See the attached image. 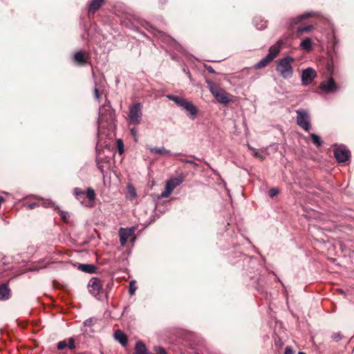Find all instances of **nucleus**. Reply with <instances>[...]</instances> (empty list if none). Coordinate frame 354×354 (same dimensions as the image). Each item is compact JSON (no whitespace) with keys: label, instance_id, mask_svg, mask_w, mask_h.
<instances>
[{"label":"nucleus","instance_id":"obj_1","mask_svg":"<svg viewBox=\"0 0 354 354\" xmlns=\"http://www.w3.org/2000/svg\"><path fill=\"white\" fill-rule=\"evenodd\" d=\"M114 111L109 104H105L99 109L98 131L102 129H112L114 127Z\"/></svg>","mask_w":354,"mask_h":354},{"label":"nucleus","instance_id":"obj_2","mask_svg":"<svg viewBox=\"0 0 354 354\" xmlns=\"http://www.w3.org/2000/svg\"><path fill=\"white\" fill-rule=\"evenodd\" d=\"M293 62L294 59L290 56L280 59L277 62L276 70L284 79L290 78L293 73Z\"/></svg>","mask_w":354,"mask_h":354},{"label":"nucleus","instance_id":"obj_3","mask_svg":"<svg viewBox=\"0 0 354 354\" xmlns=\"http://www.w3.org/2000/svg\"><path fill=\"white\" fill-rule=\"evenodd\" d=\"M208 88L215 99L221 104H227L232 102L231 95L224 89L216 86L212 82L207 81Z\"/></svg>","mask_w":354,"mask_h":354},{"label":"nucleus","instance_id":"obj_4","mask_svg":"<svg viewBox=\"0 0 354 354\" xmlns=\"http://www.w3.org/2000/svg\"><path fill=\"white\" fill-rule=\"evenodd\" d=\"M142 116V105L140 103H136L129 106L128 122L130 124H138L140 122Z\"/></svg>","mask_w":354,"mask_h":354},{"label":"nucleus","instance_id":"obj_5","mask_svg":"<svg viewBox=\"0 0 354 354\" xmlns=\"http://www.w3.org/2000/svg\"><path fill=\"white\" fill-rule=\"evenodd\" d=\"M297 113V124L306 131L311 128L310 119L308 112L304 109H299Z\"/></svg>","mask_w":354,"mask_h":354},{"label":"nucleus","instance_id":"obj_6","mask_svg":"<svg viewBox=\"0 0 354 354\" xmlns=\"http://www.w3.org/2000/svg\"><path fill=\"white\" fill-rule=\"evenodd\" d=\"M183 183L181 178H174L167 181L165 191L158 196V198H162L168 197L172 191Z\"/></svg>","mask_w":354,"mask_h":354},{"label":"nucleus","instance_id":"obj_7","mask_svg":"<svg viewBox=\"0 0 354 354\" xmlns=\"http://www.w3.org/2000/svg\"><path fill=\"white\" fill-rule=\"evenodd\" d=\"M135 230H136L135 227H131L129 228H123V227L120 228V230H119L120 242L122 246L125 245V244L127 243V241L129 239H132V241H134Z\"/></svg>","mask_w":354,"mask_h":354},{"label":"nucleus","instance_id":"obj_8","mask_svg":"<svg viewBox=\"0 0 354 354\" xmlns=\"http://www.w3.org/2000/svg\"><path fill=\"white\" fill-rule=\"evenodd\" d=\"M88 288L91 295L97 297L102 290V285L98 279L92 278L88 282Z\"/></svg>","mask_w":354,"mask_h":354},{"label":"nucleus","instance_id":"obj_9","mask_svg":"<svg viewBox=\"0 0 354 354\" xmlns=\"http://www.w3.org/2000/svg\"><path fill=\"white\" fill-rule=\"evenodd\" d=\"M317 73L313 68H308L302 71L301 82L303 85L310 84L315 78Z\"/></svg>","mask_w":354,"mask_h":354},{"label":"nucleus","instance_id":"obj_10","mask_svg":"<svg viewBox=\"0 0 354 354\" xmlns=\"http://www.w3.org/2000/svg\"><path fill=\"white\" fill-rule=\"evenodd\" d=\"M334 156L338 162H344L350 158V151L343 147H339L334 150Z\"/></svg>","mask_w":354,"mask_h":354},{"label":"nucleus","instance_id":"obj_11","mask_svg":"<svg viewBox=\"0 0 354 354\" xmlns=\"http://www.w3.org/2000/svg\"><path fill=\"white\" fill-rule=\"evenodd\" d=\"M319 88L326 93H333L337 90L336 84L332 77H330L327 81L322 82L320 84Z\"/></svg>","mask_w":354,"mask_h":354},{"label":"nucleus","instance_id":"obj_12","mask_svg":"<svg viewBox=\"0 0 354 354\" xmlns=\"http://www.w3.org/2000/svg\"><path fill=\"white\" fill-rule=\"evenodd\" d=\"M180 108L187 113V115L192 120H194L196 118L198 113V109L192 102L186 100Z\"/></svg>","mask_w":354,"mask_h":354},{"label":"nucleus","instance_id":"obj_13","mask_svg":"<svg viewBox=\"0 0 354 354\" xmlns=\"http://www.w3.org/2000/svg\"><path fill=\"white\" fill-rule=\"evenodd\" d=\"M282 41L279 40L275 44L270 47L268 54L267 55L272 60L278 55L280 52Z\"/></svg>","mask_w":354,"mask_h":354},{"label":"nucleus","instance_id":"obj_14","mask_svg":"<svg viewBox=\"0 0 354 354\" xmlns=\"http://www.w3.org/2000/svg\"><path fill=\"white\" fill-rule=\"evenodd\" d=\"M39 200H40L39 202L29 203L27 205V208L28 209H34V208H35L37 207H39V206H43L44 207H52L53 205V203L51 201L48 200V199L44 200V199L40 198Z\"/></svg>","mask_w":354,"mask_h":354},{"label":"nucleus","instance_id":"obj_15","mask_svg":"<svg viewBox=\"0 0 354 354\" xmlns=\"http://www.w3.org/2000/svg\"><path fill=\"white\" fill-rule=\"evenodd\" d=\"M114 338L122 346L126 347L128 344L127 336L121 330H118L114 333Z\"/></svg>","mask_w":354,"mask_h":354},{"label":"nucleus","instance_id":"obj_16","mask_svg":"<svg viewBox=\"0 0 354 354\" xmlns=\"http://www.w3.org/2000/svg\"><path fill=\"white\" fill-rule=\"evenodd\" d=\"M10 297V290L7 284L0 285V300H6Z\"/></svg>","mask_w":354,"mask_h":354},{"label":"nucleus","instance_id":"obj_17","mask_svg":"<svg viewBox=\"0 0 354 354\" xmlns=\"http://www.w3.org/2000/svg\"><path fill=\"white\" fill-rule=\"evenodd\" d=\"M133 354H150V353L147 351L145 344L141 341H138L136 344Z\"/></svg>","mask_w":354,"mask_h":354},{"label":"nucleus","instance_id":"obj_18","mask_svg":"<svg viewBox=\"0 0 354 354\" xmlns=\"http://www.w3.org/2000/svg\"><path fill=\"white\" fill-rule=\"evenodd\" d=\"M127 192L126 194L127 198H128L129 200H133L137 197V193H136V189L131 183H129L127 185Z\"/></svg>","mask_w":354,"mask_h":354},{"label":"nucleus","instance_id":"obj_19","mask_svg":"<svg viewBox=\"0 0 354 354\" xmlns=\"http://www.w3.org/2000/svg\"><path fill=\"white\" fill-rule=\"evenodd\" d=\"M104 0H93L88 7V12L94 13L103 3Z\"/></svg>","mask_w":354,"mask_h":354},{"label":"nucleus","instance_id":"obj_20","mask_svg":"<svg viewBox=\"0 0 354 354\" xmlns=\"http://www.w3.org/2000/svg\"><path fill=\"white\" fill-rule=\"evenodd\" d=\"M78 269L87 273H94L95 272V267L91 264H80Z\"/></svg>","mask_w":354,"mask_h":354},{"label":"nucleus","instance_id":"obj_21","mask_svg":"<svg viewBox=\"0 0 354 354\" xmlns=\"http://www.w3.org/2000/svg\"><path fill=\"white\" fill-rule=\"evenodd\" d=\"M74 59L80 65H83L86 63L85 54L82 51H78L74 55Z\"/></svg>","mask_w":354,"mask_h":354},{"label":"nucleus","instance_id":"obj_22","mask_svg":"<svg viewBox=\"0 0 354 354\" xmlns=\"http://www.w3.org/2000/svg\"><path fill=\"white\" fill-rule=\"evenodd\" d=\"M272 61V59L270 57L266 55L264 58H263L257 64H256L254 67L256 69L263 68L266 66L268 64H270Z\"/></svg>","mask_w":354,"mask_h":354},{"label":"nucleus","instance_id":"obj_23","mask_svg":"<svg viewBox=\"0 0 354 354\" xmlns=\"http://www.w3.org/2000/svg\"><path fill=\"white\" fill-rule=\"evenodd\" d=\"M312 44L311 39L306 37L301 41L300 47L306 51H310L311 50Z\"/></svg>","mask_w":354,"mask_h":354},{"label":"nucleus","instance_id":"obj_24","mask_svg":"<svg viewBox=\"0 0 354 354\" xmlns=\"http://www.w3.org/2000/svg\"><path fill=\"white\" fill-rule=\"evenodd\" d=\"M74 194L77 199L81 203H84V199L85 197V192L80 188L76 187L74 189Z\"/></svg>","mask_w":354,"mask_h":354},{"label":"nucleus","instance_id":"obj_25","mask_svg":"<svg viewBox=\"0 0 354 354\" xmlns=\"http://www.w3.org/2000/svg\"><path fill=\"white\" fill-rule=\"evenodd\" d=\"M167 97L174 101L178 106L181 107L183 104L185 102L186 99L179 97V96H174V95H168Z\"/></svg>","mask_w":354,"mask_h":354},{"label":"nucleus","instance_id":"obj_26","mask_svg":"<svg viewBox=\"0 0 354 354\" xmlns=\"http://www.w3.org/2000/svg\"><path fill=\"white\" fill-rule=\"evenodd\" d=\"M310 136L313 143L317 147L322 146L323 142H322V139L320 138V137L319 136L316 135L315 133H310Z\"/></svg>","mask_w":354,"mask_h":354},{"label":"nucleus","instance_id":"obj_27","mask_svg":"<svg viewBox=\"0 0 354 354\" xmlns=\"http://www.w3.org/2000/svg\"><path fill=\"white\" fill-rule=\"evenodd\" d=\"M313 29V26L311 25H308L304 27H299L297 29V34L299 35L303 34L304 32H310Z\"/></svg>","mask_w":354,"mask_h":354},{"label":"nucleus","instance_id":"obj_28","mask_svg":"<svg viewBox=\"0 0 354 354\" xmlns=\"http://www.w3.org/2000/svg\"><path fill=\"white\" fill-rule=\"evenodd\" d=\"M86 196L91 201H93L95 200V194L94 190L92 188L89 187L87 189Z\"/></svg>","mask_w":354,"mask_h":354},{"label":"nucleus","instance_id":"obj_29","mask_svg":"<svg viewBox=\"0 0 354 354\" xmlns=\"http://www.w3.org/2000/svg\"><path fill=\"white\" fill-rule=\"evenodd\" d=\"M136 289H137V286H136V281L134 280H133L129 283V292L130 295H134Z\"/></svg>","mask_w":354,"mask_h":354},{"label":"nucleus","instance_id":"obj_30","mask_svg":"<svg viewBox=\"0 0 354 354\" xmlns=\"http://www.w3.org/2000/svg\"><path fill=\"white\" fill-rule=\"evenodd\" d=\"M311 15V13H304L303 15H301L295 19L296 21L295 23H298L303 19H306L310 17Z\"/></svg>","mask_w":354,"mask_h":354},{"label":"nucleus","instance_id":"obj_31","mask_svg":"<svg viewBox=\"0 0 354 354\" xmlns=\"http://www.w3.org/2000/svg\"><path fill=\"white\" fill-rule=\"evenodd\" d=\"M117 147L120 154H122L124 152V145L122 140H117Z\"/></svg>","mask_w":354,"mask_h":354},{"label":"nucleus","instance_id":"obj_32","mask_svg":"<svg viewBox=\"0 0 354 354\" xmlns=\"http://www.w3.org/2000/svg\"><path fill=\"white\" fill-rule=\"evenodd\" d=\"M156 153H158L160 155H169L170 151L164 147H161V148H158V149L156 148Z\"/></svg>","mask_w":354,"mask_h":354},{"label":"nucleus","instance_id":"obj_33","mask_svg":"<svg viewBox=\"0 0 354 354\" xmlns=\"http://www.w3.org/2000/svg\"><path fill=\"white\" fill-rule=\"evenodd\" d=\"M58 212L61 216V218L64 222H67L68 217L69 216L68 212L58 209Z\"/></svg>","mask_w":354,"mask_h":354},{"label":"nucleus","instance_id":"obj_34","mask_svg":"<svg viewBox=\"0 0 354 354\" xmlns=\"http://www.w3.org/2000/svg\"><path fill=\"white\" fill-rule=\"evenodd\" d=\"M279 193V190L277 188H272L269 190L268 194L270 198H273Z\"/></svg>","mask_w":354,"mask_h":354},{"label":"nucleus","instance_id":"obj_35","mask_svg":"<svg viewBox=\"0 0 354 354\" xmlns=\"http://www.w3.org/2000/svg\"><path fill=\"white\" fill-rule=\"evenodd\" d=\"M66 346H67V343L65 340L59 342L57 344V348L59 350H62L64 348H66Z\"/></svg>","mask_w":354,"mask_h":354},{"label":"nucleus","instance_id":"obj_36","mask_svg":"<svg viewBox=\"0 0 354 354\" xmlns=\"http://www.w3.org/2000/svg\"><path fill=\"white\" fill-rule=\"evenodd\" d=\"M84 324L85 327H86V326L91 327L93 326V319L90 318V319H86L84 322Z\"/></svg>","mask_w":354,"mask_h":354},{"label":"nucleus","instance_id":"obj_37","mask_svg":"<svg viewBox=\"0 0 354 354\" xmlns=\"http://www.w3.org/2000/svg\"><path fill=\"white\" fill-rule=\"evenodd\" d=\"M67 346L70 348V349H73L75 348V344H74V340L73 338H70L69 340H68V344H67Z\"/></svg>","mask_w":354,"mask_h":354},{"label":"nucleus","instance_id":"obj_38","mask_svg":"<svg viewBox=\"0 0 354 354\" xmlns=\"http://www.w3.org/2000/svg\"><path fill=\"white\" fill-rule=\"evenodd\" d=\"M94 95H95V98L97 100H99L100 95L99 90L96 86H95V88H94Z\"/></svg>","mask_w":354,"mask_h":354},{"label":"nucleus","instance_id":"obj_39","mask_svg":"<svg viewBox=\"0 0 354 354\" xmlns=\"http://www.w3.org/2000/svg\"><path fill=\"white\" fill-rule=\"evenodd\" d=\"M332 338L335 341H339L340 339H342V335L340 333H335L333 335Z\"/></svg>","mask_w":354,"mask_h":354},{"label":"nucleus","instance_id":"obj_40","mask_svg":"<svg viewBox=\"0 0 354 354\" xmlns=\"http://www.w3.org/2000/svg\"><path fill=\"white\" fill-rule=\"evenodd\" d=\"M156 354H167V353H166V351L163 348L158 347V348H156Z\"/></svg>","mask_w":354,"mask_h":354},{"label":"nucleus","instance_id":"obj_41","mask_svg":"<svg viewBox=\"0 0 354 354\" xmlns=\"http://www.w3.org/2000/svg\"><path fill=\"white\" fill-rule=\"evenodd\" d=\"M253 156L261 160L264 158V156L260 154V153L258 151H254Z\"/></svg>","mask_w":354,"mask_h":354},{"label":"nucleus","instance_id":"obj_42","mask_svg":"<svg viewBox=\"0 0 354 354\" xmlns=\"http://www.w3.org/2000/svg\"><path fill=\"white\" fill-rule=\"evenodd\" d=\"M284 354H294V351L291 347L287 346L285 349Z\"/></svg>","mask_w":354,"mask_h":354},{"label":"nucleus","instance_id":"obj_43","mask_svg":"<svg viewBox=\"0 0 354 354\" xmlns=\"http://www.w3.org/2000/svg\"><path fill=\"white\" fill-rule=\"evenodd\" d=\"M131 134L133 135V136L134 137L135 140H136V137H137V131H136V129L135 128H132L131 129Z\"/></svg>","mask_w":354,"mask_h":354},{"label":"nucleus","instance_id":"obj_44","mask_svg":"<svg viewBox=\"0 0 354 354\" xmlns=\"http://www.w3.org/2000/svg\"><path fill=\"white\" fill-rule=\"evenodd\" d=\"M205 68L207 69V71L208 72H209L211 73H215V71L214 70V68L211 66H206Z\"/></svg>","mask_w":354,"mask_h":354},{"label":"nucleus","instance_id":"obj_45","mask_svg":"<svg viewBox=\"0 0 354 354\" xmlns=\"http://www.w3.org/2000/svg\"><path fill=\"white\" fill-rule=\"evenodd\" d=\"M185 162H187V163H189V164H192L193 165L194 167H197L198 165L197 163H196L195 162L192 161V160H183Z\"/></svg>","mask_w":354,"mask_h":354},{"label":"nucleus","instance_id":"obj_46","mask_svg":"<svg viewBox=\"0 0 354 354\" xmlns=\"http://www.w3.org/2000/svg\"><path fill=\"white\" fill-rule=\"evenodd\" d=\"M154 184H155L154 181H153V180H152V181H151V183H150V185H149V186H150L151 189H152V188H153V187Z\"/></svg>","mask_w":354,"mask_h":354},{"label":"nucleus","instance_id":"obj_47","mask_svg":"<svg viewBox=\"0 0 354 354\" xmlns=\"http://www.w3.org/2000/svg\"><path fill=\"white\" fill-rule=\"evenodd\" d=\"M156 39L158 37V32H156Z\"/></svg>","mask_w":354,"mask_h":354},{"label":"nucleus","instance_id":"obj_48","mask_svg":"<svg viewBox=\"0 0 354 354\" xmlns=\"http://www.w3.org/2000/svg\"><path fill=\"white\" fill-rule=\"evenodd\" d=\"M299 354H306V353L304 352H299Z\"/></svg>","mask_w":354,"mask_h":354}]
</instances>
